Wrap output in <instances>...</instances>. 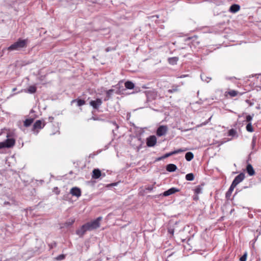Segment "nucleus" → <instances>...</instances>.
<instances>
[{
	"instance_id": "f257e3e1",
	"label": "nucleus",
	"mask_w": 261,
	"mask_h": 261,
	"mask_svg": "<svg viewBox=\"0 0 261 261\" xmlns=\"http://www.w3.org/2000/svg\"><path fill=\"white\" fill-rule=\"evenodd\" d=\"M28 43V39H19L16 42L8 47L7 49L9 51L20 50L27 47Z\"/></svg>"
},
{
	"instance_id": "f03ea898",
	"label": "nucleus",
	"mask_w": 261,
	"mask_h": 261,
	"mask_svg": "<svg viewBox=\"0 0 261 261\" xmlns=\"http://www.w3.org/2000/svg\"><path fill=\"white\" fill-rule=\"evenodd\" d=\"M101 220L102 217H99L95 220H94L90 222H88L86 224L88 225L87 227H88L89 230H92L96 229L100 226V222Z\"/></svg>"
},
{
	"instance_id": "7ed1b4c3",
	"label": "nucleus",
	"mask_w": 261,
	"mask_h": 261,
	"mask_svg": "<svg viewBox=\"0 0 261 261\" xmlns=\"http://www.w3.org/2000/svg\"><path fill=\"white\" fill-rule=\"evenodd\" d=\"M102 103V101L100 98H96L95 100L90 101V105L94 109H98Z\"/></svg>"
},
{
	"instance_id": "20e7f679",
	"label": "nucleus",
	"mask_w": 261,
	"mask_h": 261,
	"mask_svg": "<svg viewBox=\"0 0 261 261\" xmlns=\"http://www.w3.org/2000/svg\"><path fill=\"white\" fill-rule=\"evenodd\" d=\"M168 127L166 125L160 126L156 130V135L159 137L165 135L167 132Z\"/></svg>"
},
{
	"instance_id": "39448f33",
	"label": "nucleus",
	"mask_w": 261,
	"mask_h": 261,
	"mask_svg": "<svg viewBox=\"0 0 261 261\" xmlns=\"http://www.w3.org/2000/svg\"><path fill=\"white\" fill-rule=\"evenodd\" d=\"M245 178V174L243 173H241L237 175L233 179L232 184L233 186H237L239 183L242 181Z\"/></svg>"
},
{
	"instance_id": "423d86ee",
	"label": "nucleus",
	"mask_w": 261,
	"mask_h": 261,
	"mask_svg": "<svg viewBox=\"0 0 261 261\" xmlns=\"http://www.w3.org/2000/svg\"><path fill=\"white\" fill-rule=\"evenodd\" d=\"M156 143V138L155 136H150L146 139V144L148 147H153Z\"/></svg>"
},
{
	"instance_id": "0eeeda50",
	"label": "nucleus",
	"mask_w": 261,
	"mask_h": 261,
	"mask_svg": "<svg viewBox=\"0 0 261 261\" xmlns=\"http://www.w3.org/2000/svg\"><path fill=\"white\" fill-rule=\"evenodd\" d=\"M15 141L13 138H8L5 141L2 142L4 148H10L13 146L15 144Z\"/></svg>"
},
{
	"instance_id": "6e6552de",
	"label": "nucleus",
	"mask_w": 261,
	"mask_h": 261,
	"mask_svg": "<svg viewBox=\"0 0 261 261\" xmlns=\"http://www.w3.org/2000/svg\"><path fill=\"white\" fill-rule=\"evenodd\" d=\"M87 226L88 225H86V224H85L84 225H82L79 229H78L76 231V233L80 237H82L87 231L89 230Z\"/></svg>"
},
{
	"instance_id": "1a4fd4ad",
	"label": "nucleus",
	"mask_w": 261,
	"mask_h": 261,
	"mask_svg": "<svg viewBox=\"0 0 261 261\" xmlns=\"http://www.w3.org/2000/svg\"><path fill=\"white\" fill-rule=\"evenodd\" d=\"M70 193L73 196L77 198L81 196V190L79 188L73 187L70 190Z\"/></svg>"
},
{
	"instance_id": "9d476101",
	"label": "nucleus",
	"mask_w": 261,
	"mask_h": 261,
	"mask_svg": "<svg viewBox=\"0 0 261 261\" xmlns=\"http://www.w3.org/2000/svg\"><path fill=\"white\" fill-rule=\"evenodd\" d=\"M179 191V190L178 189H177L176 188L173 187L169 190L165 191L163 194L162 195L164 196H168L170 195H172L173 194L175 193L176 192H178Z\"/></svg>"
},
{
	"instance_id": "9b49d317",
	"label": "nucleus",
	"mask_w": 261,
	"mask_h": 261,
	"mask_svg": "<svg viewBox=\"0 0 261 261\" xmlns=\"http://www.w3.org/2000/svg\"><path fill=\"white\" fill-rule=\"evenodd\" d=\"M45 125L44 122H43L40 120H37L35 123L33 124V130H35V129H40L42 128Z\"/></svg>"
},
{
	"instance_id": "f8f14e48",
	"label": "nucleus",
	"mask_w": 261,
	"mask_h": 261,
	"mask_svg": "<svg viewBox=\"0 0 261 261\" xmlns=\"http://www.w3.org/2000/svg\"><path fill=\"white\" fill-rule=\"evenodd\" d=\"M92 177L94 179H98L101 175V171L98 169H94L92 171Z\"/></svg>"
},
{
	"instance_id": "ddd939ff",
	"label": "nucleus",
	"mask_w": 261,
	"mask_h": 261,
	"mask_svg": "<svg viewBox=\"0 0 261 261\" xmlns=\"http://www.w3.org/2000/svg\"><path fill=\"white\" fill-rule=\"evenodd\" d=\"M240 9V6L237 4L231 5L229 8V11L232 13H236Z\"/></svg>"
},
{
	"instance_id": "4468645a",
	"label": "nucleus",
	"mask_w": 261,
	"mask_h": 261,
	"mask_svg": "<svg viewBox=\"0 0 261 261\" xmlns=\"http://www.w3.org/2000/svg\"><path fill=\"white\" fill-rule=\"evenodd\" d=\"M246 170L248 174L250 176H252L255 174L254 169L251 164L247 165Z\"/></svg>"
},
{
	"instance_id": "2eb2a0df",
	"label": "nucleus",
	"mask_w": 261,
	"mask_h": 261,
	"mask_svg": "<svg viewBox=\"0 0 261 261\" xmlns=\"http://www.w3.org/2000/svg\"><path fill=\"white\" fill-rule=\"evenodd\" d=\"M177 169V167L175 165L170 164L167 165L166 170L169 172H174Z\"/></svg>"
},
{
	"instance_id": "dca6fc26",
	"label": "nucleus",
	"mask_w": 261,
	"mask_h": 261,
	"mask_svg": "<svg viewBox=\"0 0 261 261\" xmlns=\"http://www.w3.org/2000/svg\"><path fill=\"white\" fill-rule=\"evenodd\" d=\"M168 60V62L170 64L175 65V64H176V63L178 60V58L176 57H171V58H169Z\"/></svg>"
},
{
	"instance_id": "f3484780",
	"label": "nucleus",
	"mask_w": 261,
	"mask_h": 261,
	"mask_svg": "<svg viewBox=\"0 0 261 261\" xmlns=\"http://www.w3.org/2000/svg\"><path fill=\"white\" fill-rule=\"evenodd\" d=\"M124 85L125 88L128 89H133L135 87L134 84L130 81L126 82Z\"/></svg>"
},
{
	"instance_id": "a211bd4d",
	"label": "nucleus",
	"mask_w": 261,
	"mask_h": 261,
	"mask_svg": "<svg viewBox=\"0 0 261 261\" xmlns=\"http://www.w3.org/2000/svg\"><path fill=\"white\" fill-rule=\"evenodd\" d=\"M194 158V155L191 152H188L185 155V158L187 161H191Z\"/></svg>"
},
{
	"instance_id": "6ab92c4d",
	"label": "nucleus",
	"mask_w": 261,
	"mask_h": 261,
	"mask_svg": "<svg viewBox=\"0 0 261 261\" xmlns=\"http://www.w3.org/2000/svg\"><path fill=\"white\" fill-rule=\"evenodd\" d=\"M75 101L77 102V105L79 107L82 106L85 103V101L83 99H73L72 100L71 103H73Z\"/></svg>"
},
{
	"instance_id": "aec40b11",
	"label": "nucleus",
	"mask_w": 261,
	"mask_h": 261,
	"mask_svg": "<svg viewBox=\"0 0 261 261\" xmlns=\"http://www.w3.org/2000/svg\"><path fill=\"white\" fill-rule=\"evenodd\" d=\"M114 91V90L113 89H110V90L107 91V92H106L107 97L104 99L105 101H107V100H109V99L111 97V95H112V93H113Z\"/></svg>"
},
{
	"instance_id": "412c9836",
	"label": "nucleus",
	"mask_w": 261,
	"mask_h": 261,
	"mask_svg": "<svg viewBox=\"0 0 261 261\" xmlns=\"http://www.w3.org/2000/svg\"><path fill=\"white\" fill-rule=\"evenodd\" d=\"M34 119L32 118L27 119L24 121V125L25 127H28L33 122Z\"/></svg>"
},
{
	"instance_id": "4be33fe9",
	"label": "nucleus",
	"mask_w": 261,
	"mask_h": 261,
	"mask_svg": "<svg viewBox=\"0 0 261 261\" xmlns=\"http://www.w3.org/2000/svg\"><path fill=\"white\" fill-rule=\"evenodd\" d=\"M202 188L201 186H198L195 187L194 191V193L196 195L200 194L202 193Z\"/></svg>"
},
{
	"instance_id": "5701e85b",
	"label": "nucleus",
	"mask_w": 261,
	"mask_h": 261,
	"mask_svg": "<svg viewBox=\"0 0 261 261\" xmlns=\"http://www.w3.org/2000/svg\"><path fill=\"white\" fill-rule=\"evenodd\" d=\"M186 179L188 181H192L194 179V175L193 173H188L186 175Z\"/></svg>"
},
{
	"instance_id": "b1692460",
	"label": "nucleus",
	"mask_w": 261,
	"mask_h": 261,
	"mask_svg": "<svg viewBox=\"0 0 261 261\" xmlns=\"http://www.w3.org/2000/svg\"><path fill=\"white\" fill-rule=\"evenodd\" d=\"M36 91V87L35 86H30L28 89V92L30 93H34Z\"/></svg>"
},
{
	"instance_id": "393cba45",
	"label": "nucleus",
	"mask_w": 261,
	"mask_h": 261,
	"mask_svg": "<svg viewBox=\"0 0 261 261\" xmlns=\"http://www.w3.org/2000/svg\"><path fill=\"white\" fill-rule=\"evenodd\" d=\"M238 93V92L234 90H230L227 92V94H229L231 97H234L237 96Z\"/></svg>"
},
{
	"instance_id": "a878e982",
	"label": "nucleus",
	"mask_w": 261,
	"mask_h": 261,
	"mask_svg": "<svg viewBox=\"0 0 261 261\" xmlns=\"http://www.w3.org/2000/svg\"><path fill=\"white\" fill-rule=\"evenodd\" d=\"M200 77L202 81H205L207 83H208L211 80V78L207 77L204 74H201Z\"/></svg>"
},
{
	"instance_id": "bb28decb",
	"label": "nucleus",
	"mask_w": 261,
	"mask_h": 261,
	"mask_svg": "<svg viewBox=\"0 0 261 261\" xmlns=\"http://www.w3.org/2000/svg\"><path fill=\"white\" fill-rule=\"evenodd\" d=\"M246 129L248 132H253L254 130H253V127L252 126L251 122H249V123L247 124V125L246 126Z\"/></svg>"
},
{
	"instance_id": "cd10ccee",
	"label": "nucleus",
	"mask_w": 261,
	"mask_h": 261,
	"mask_svg": "<svg viewBox=\"0 0 261 261\" xmlns=\"http://www.w3.org/2000/svg\"><path fill=\"white\" fill-rule=\"evenodd\" d=\"M236 186H233V184H231L230 187H229L228 191L226 193V196L228 195H230L231 194L232 192L233 191L234 188L236 187Z\"/></svg>"
},
{
	"instance_id": "c85d7f7f",
	"label": "nucleus",
	"mask_w": 261,
	"mask_h": 261,
	"mask_svg": "<svg viewBox=\"0 0 261 261\" xmlns=\"http://www.w3.org/2000/svg\"><path fill=\"white\" fill-rule=\"evenodd\" d=\"M247 253L246 252L240 258V261H246Z\"/></svg>"
},
{
	"instance_id": "c756f323",
	"label": "nucleus",
	"mask_w": 261,
	"mask_h": 261,
	"mask_svg": "<svg viewBox=\"0 0 261 261\" xmlns=\"http://www.w3.org/2000/svg\"><path fill=\"white\" fill-rule=\"evenodd\" d=\"M178 91V86H176L175 88H173L171 89L168 90V92L170 93H172L173 92H176Z\"/></svg>"
},
{
	"instance_id": "7c9ffc66",
	"label": "nucleus",
	"mask_w": 261,
	"mask_h": 261,
	"mask_svg": "<svg viewBox=\"0 0 261 261\" xmlns=\"http://www.w3.org/2000/svg\"><path fill=\"white\" fill-rule=\"evenodd\" d=\"M186 150H187V149H178L173 151V153H174V154H177V153H180L181 152L185 151Z\"/></svg>"
},
{
	"instance_id": "2f4dec72",
	"label": "nucleus",
	"mask_w": 261,
	"mask_h": 261,
	"mask_svg": "<svg viewBox=\"0 0 261 261\" xmlns=\"http://www.w3.org/2000/svg\"><path fill=\"white\" fill-rule=\"evenodd\" d=\"M74 220H73V219L69 220L68 221H67L66 223V225L67 226L71 225L74 223Z\"/></svg>"
},
{
	"instance_id": "473e14b6",
	"label": "nucleus",
	"mask_w": 261,
	"mask_h": 261,
	"mask_svg": "<svg viewBox=\"0 0 261 261\" xmlns=\"http://www.w3.org/2000/svg\"><path fill=\"white\" fill-rule=\"evenodd\" d=\"M253 116L251 115H248L246 116V121L247 122H250L252 120Z\"/></svg>"
},
{
	"instance_id": "72a5a7b5",
	"label": "nucleus",
	"mask_w": 261,
	"mask_h": 261,
	"mask_svg": "<svg viewBox=\"0 0 261 261\" xmlns=\"http://www.w3.org/2000/svg\"><path fill=\"white\" fill-rule=\"evenodd\" d=\"M154 189V186L152 185V186H148L147 187L145 188V189L146 190H148V191H152L153 189Z\"/></svg>"
},
{
	"instance_id": "f704fd0d",
	"label": "nucleus",
	"mask_w": 261,
	"mask_h": 261,
	"mask_svg": "<svg viewBox=\"0 0 261 261\" xmlns=\"http://www.w3.org/2000/svg\"><path fill=\"white\" fill-rule=\"evenodd\" d=\"M65 257V255H63V254H62V255H59L57 257V259L58 260H62L63 259V258H64Z\"/></svg>"
},
{
	"instance_id": "c9c22d12",
	"label": "nucleus",
	"mask_w": 261,
	"mask_h": 261,
	"mask_svg": "<svg viewBox=\"0 0 261 261\" xmlns=\"http://www.w3.org/2000/svg\"><path fill=\"white\" fill-rule=\"evenodd\" d=\"M188 76V74H182V75H181L179 76H178L177 77L181 79V78H184V77H187Z\"/></svg>"
},
{
	"instance_id": "e433bc0d",
	"label": "nucleus",
	"mask_w": 261,
	"mask_h": 261,
	"mask_svg": "<svg viewBox=\"0 0 261 261\" xmlns=\"http://www.w3.org/2000/svg\"><path fill=\"white\" fill-rule=\"evenodd\" d=\"M173 154H174V153H173V151L172 152H171L170 153H167L166 155H165V157H168L170 155H173Z\"/></svg>"
},
{
	"instance_id": "4c0bfd02",
	"label": "nucleus",
	"mask_w": 261,
	"mask_h": 261,
	"mask_svg": "<svg viewBox=\"0 0 261 261\" xmlns=\"http://www.w3.org/2000/svg\"><path fill=\"white\" fill-rule=\"evenodd\" d=\"M10 205V203L9 202H8V201H5L4 203V206H6V205Z\"/></svg>"
},
{
	"instance_id": "58836bf2",
	"label": "nucleus",
	"mask_w": 261,
	"mask_h": 261,
	"mask_svg": "<svg viewBox=\"0 0 261 261\" xmlns=\"http://www.w3.org/2000/svg\"><path fill=\"white\" fill-rule=\"evenodd\" d=\"M193 199H194V200H198V197L197 195L195 196L194 197Z\"/></svg>"
},
{
	"instance_id": "ea45409f",
	"label": "nucleus",
	"mask_w": 261,
	"mask_h": 261,
	"mask_svg": "<svg viewBox=\"0 0 261 261\" xmlns=\"http://www.w3.org/2000/svg\"><path fill=\"white\" fill-rule=\"evenodd\" d=\"M4 148V145H3L2 142L0 143V149Z\"/></svg>"
},
{
	"instance_id": "a19ab883",
	"label": "nucleus",
	"mask_w": 261,
	"mask_h": 261,
	"mask_svg": "<svg viewBox=\"0 0 261 261\" xmlns=\"http://www.w3.org/2000/svg\"><path fill=\"white\" fill-rule=\"evenodd\" d=\"M234 132V130L233 129H231L230 131H229V134L230 135H232L233 134V133Z\"/></svg>"
},
{
	"instance_id": "79ce46f5",
	"label": "nucleus",
	"mask_w": 261,
	"mask_h": 261,
	"mask_svg": "<svg viewBox=\"0 0 261 261\" xmlns=\"http://www.w3.org/2000/svg\"><path fill=\"white\" fill-rule=\"evenodd\" d=\"M113 123H114V124L115 125H116V127H117V128H118V125L116 124V122H114Z\"/></svg>"
},
{
	"instance_id": "37998d69",
	"label": "nucleus",
	"mask_w": 261,
	"mask_h": 261,
	"mask_svg": "<svg viewBox=\"0 0 261 261\" xmlns=\"http://www.w3.org/2000/svg\"><path fill=\"white\" fill-rule=\"evenodd\" d=\"M16 90V88H14L13 89H12V91H15Z\"/></svg>"
},
{
	"instance_id": "c03bdc74",
	"label": "nucleus",
	"mask_w": 261,
	"mask_h": 261,
	"mask_svg": "<svg viewBox=\"0 0 261 261\" xmlns=\"http://www.w3.org/2000/svg\"><path fill=\"white\" fill-rule=\"evenodd\" d=\"M208 123V122H204L203 124H202V125H205L206 124H207Z\"/></svg>"
},
{
	"instance_id": "a18cd8bd",
	"label": "nucleus",
	"mask_w": 261,
	"mask_h": 261,
	"mask_svg": "<svg viewBox=\"0 0 261 261\" xmlns=\"http://www.w3.org/2000/svg\"><path fill=\"white\" fill-rule=\"evenodd\" d=\"M92 119H93V120H97V119H96V118H94V117H93V118H92Z\"/></svg>"
}]
</instances>
